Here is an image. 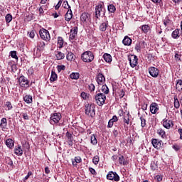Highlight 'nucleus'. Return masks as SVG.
Here are the masks:
<instances>
[{
    "instance_id": "42",
    "label": "nucleus",
    "mask_w": 182,
    "mask_h": 182,
    "mask_svg": "<svg viewBox=\"0 0 182 182\" xmlns=\"http://www.w3.org/2000/svg\"><path fill=\"white\" fill-rule=\"evenodd\" d=\"M99 161H100V158L99 157V156L97 155L95 156L92 159V163L95 166H97V164H99Z\"/></svg>"
},
{
    "instance_id": "45",
    "label": "nucleus",
    "mask_w": 182,
    "mask_h": 182,
    "mask_svg": "<svg viewBox=\"0 0 182 182\" xmlns=\"http://www.w3.org/2000/svg\"><path fill=\"white\" fill-rule=\"evenodd\" d=\"M10 56L13 58V59H16V60H18L17 52L16 50L11 51Z\"/></svg>"
},
{
    "instance_id": "46",
    "label": "nucleus",
    "mask_w": 182,
    "mask_h": 182,
    "mask_svg": "<svg viewBox=\"0 0 182 182\" xmlns=\"http://www.w3.org/2000/svg\"><path fill=\"white\" fill-rule=\"evenodd\" d=\"M58 45H59V48H63V38L58 37Z\"/></svg>"
},
{
    "instance_id": "3",
    "label": "nucleus",
    "mask_w": 182,
    "mask_h": 182,
    "mask_svg": "<svg viewBox=\"0 0 182 182\" xmlns=\"http://www.w3.org/2000/svg\"><path fill=\"white\" fill-rule=\"evenodd\" d=\"M17 82L18 83V86L21 87H23L24 89H28L29 87V80L26 77L21 75L18 78H17Z\"/></svg>"
},
{
    "instance_id": "13",
    "label": "nucleus",
    "mask_w": 182,
    "mask_h": 182,
    "mask_svg": "<svg viewBox=\"0 0 182 182\" xmlns=\"http://www.w3.org/2000/svg\"><path fill=\"white\" fill-rule=\"evenodd\" d=\"M151 144L154 149H157V150H160L161 149V146H163V141L160 139H152Z\"/></svg>"
},
{
    "instance_id": "60",
    "label": "nucleus",
    "mask_w": 182,
    "mask_h": 182,
    "mask_svg": "<svg viewBox=\"0 0 182 182\" xmlns=\"http://www.w3.org/2000/svg\"><path fill=\"white\" fill-rule=\"evenodd\" d=\"M172 147L175 151H178V150H180V146L178 145H173Z\"/></svg>"
},
{
    "instance_id": "51",
    "label": "nucleus",
    "mask_w": 182,
    "mask_h": 182,
    "mask_svg": "<svg viewBox=\"0 0 182 182\" xmlns=\"http://www.w3.org/2000/svg\"><path fill=\"white\" fill-rule=\"evenodd\" d=\"M140 120H141V127H146V119L143 117V116L140 117Z\"/></svg>"
},
{
    "instance_id": "40",
    "label": "nucleus",
    "mask_w": 182,
    "mask_h": 182,
    "mask_svg": "<svg viewBox=\"0 0 182 182\" xmlns=\"http://www.w3.org/2000/svg\"><path fill=\"white\" fill-rule=\"evenodd\" d=\"M46 44H45V42L43 41H40L38 43V49H39V50H43L45 49V46Z\"/></svg>"
},
{
    "instance_id": "37",
    "label": "nucleus",
    "mask_w": 182,
    "mask_h": 182,
    "mask_svg": "<svg viewBox=\"0 0 182 182\" xmlns=\"http://www.w3.org/2000/svg\"><path fill=\"white\" fill-rule=\"evenodd\" d=\"M107 9L111 14H114V12H116V6L113 4L108 5Z\"/></svg>"
},
{
    "instance_id": "62",
    "label": "nucleus",
    "mask_w": 182,
    "mask_h": 182,
    "mask_svg": "<svg viewBox=\"0 0 182 182\" xmlns=\"http://www.w3.org/2000/svg\"><path fill=\"white\" fill-rule=\"evenodd\" d=\"M178 133H179V134H180V139H181V140H182V129H181V128H179V129H178Z\"/></svg>"
},
{
    "instance_id": "11",
    "label": "nucleus",
    "mask_w": 182,
    "mask_h": 182,
    "mask_svg": "<svg viewBox=\"0 0 182 182\" xmlns=\"http://www.w3.org/2000/svg\"><path fill=\"white\" fill-rule=\"evenodd\" d=\"M77 31H78V28L77 26H75L73 27L70 31V36H69V41H70V42L75 41V38H76V36H77Z\"/></svg>"
},
{
    "instance_id": "43",
    "label": "nucleus",
    "mask_w": 182,
    "mask_h": 182,
    "mask_svg": "<svg viewBox=\"0 0 182 182\" xmlns=\"http://www.w3.org/2000/svg\"><path fill=\"white\" fill-rule=\"evenodd\" d=\"M163 22L165 26H170L171 25V20L168 19V17H166Z\"/></svg>"
},
{
    "instance_id": "44",
    "label": "nucleus",
    "mask_w": 182,
    "mask_h": 182,
    "mask_svg": "<svg viewBox=\"0 0 182 182\" xmlns=\"http://www.w3.org/2000/svg\"><path fill=\"white\" fill-rule=\"evenodd\" d=\"M91 144L94 146H96V144H97V139H96V135L95 134L91 135Z\"/></svg>"
},
{
    "instance_id": "15",
    "label": "nucleus",
    "mask_w": 182,
    "mask_h": 182,
    "mask_svg": "<svg viewBox=\"0 0 182 182\" xmlns=\"http://www.w3.org/2000/svg\"><path fill=\"white\" fill-rule=\"evenodd\" d=\"M150 112L152 114H156L159 112V105L156 102H153L150 105Z\"/></svg>"
},
{
    "instance_id": "64",
    "label": "nucleus",
    "mask_w": 182,
    "mask_h": 182,
    "mask_svg": "<svg viewBox=\"0 0 182 182\" xmlns=\"http://www.w3.org/2000/svg\"><path fill=\"white\" fill-rule=\"evenodd\" d=\"M11 70L12 72H16V65H11Z\"/></svg>"
},
{
    "instance_id": "58",
    "label": "nucleus",
    "mask_w": 182,
    "mask_h": 182,
    "mask_svg": "<svg viewBox=\"0 0 182 182\" xmlns=\"http://www.w3.org/2000/svg\"><path fill=\"white\" fill-rule=\"evenodd\" d=\"M89 90L90 92H95V85L94 84H90L89 85Z\"/></svg>"
},
{
    "instance_id": "1",
    "label": "nucleus",
    "mask_w": 182,
    "mask_h": 182,
    "mask_svg": "<svg viewBox=\"0 0 182 182\" xmlns=\"http://www.w3.org/2000/svg\"><path fill=\"white\" fill-rule=\"evenodd\" d=\"M105 11L106 10L105 9V8H103V3L102 4H100L95 6V23H97V19L100 18V16H102V15H105Z\"/></svg>"
},
{
    "instance_id": "48",
    "label": "nucleus",
    "mask_w": 182,
    "mask_h": 182,
    "mask_svg": "<svg viewBox=\"0 0 182 182\" xmlns=\"http://www.w3.org/2000/svg\"><path fill=\"white\" fill-rule=\"evenodd\" d=\"M6 164H8V166H10V167H12L14 166V161L9 157L6 158Z\"/></svg>"
},
{
    "instance_id": "19",
    "label": "nucleus",
    "mask_w": 182,
    "mask_h": 182,
    "mask_svg": "<svg viewBox=\"0 0 182 182\" xmlns=\"http://www.w3.org/2000/svg\"><path fill=\"white\" fill-rule=\"evenodd\" d=\"M132 38H130V37L128 36H125L122 40V43L124 45V46H130V45H132Z\"/></svg>"
},
{
    "instance_id": "7",
    "label": "nucleus",
    "mask_w": 182,
    "mask_h": 182,
    "mask_svg": "<svg viewBox=\"0 0 182 182\" xmlns=\"http://www.w3.org/2000/svg\"><path fill=\"white\" fill-rule=\"evenodd\" d=\"M95 104H88L85 106V114L90 117H95L96 112L95 111Z\"/></svg>"
},
{
    "instance_id": "33",
    "label": "nucleus",
    "mask_w": 182,
    "mask_h": 182,
    "mask_svg": "<svg viewBox=\"0 0 182 182\" xmlns=\"http://www.w3.org/2000/svg\"><path fill=\"white\" fill-rule=\"evenodd\" d=\"M70 79L77 80V79H79V77H80V74H79V73H72L70 75Z\"/></svg>"
},
{
    "instance_id": "53",
    "label": "nucleus",
    "mask_w": 182,
    "mask_h": 182,
    "mask_svg": "<svg viewBox=\"0 0 182 182\" xmlns=\"http://www.w3.org/2000/svg\"><path fill=\"white\" fill-rule=\"evenodd\" d=\"M5 106H6L7 110H11L13 108L12 103H11L9 101L6 102Z\"/></svg>"
},
{
    "instance_id": "31",
    "label": "nucleus",
    "mask_w": 182,
    "mask_h": 182,
    "mask_svg": "<svg viewBox=\"0 0 182 182\" xmlns=\"http://www.w3.org/2000/svg\"><path fill=\"white\" fill-rule=\"evenodd\" d=\"M119 164L122 165V166H127L128 163L127 161H126V159H124V156H121L119 157Z\"/></svg>"
},
{
    "instance_id": "26",
    "label": "nucleus",
    "mask_w": 182,
    "mask_h": 182,
    "mask_svg": "<svg viewBox=\"0 0 182 182\" xmlns=\"http://www.w3.org/2000/svg\"><path fill=\"white\" fill-rule=\"evenodd\" d=\"M107 25H109V21L101 23L100 26V31H101V32H105L107 29Z\"/></svg>"
},
{
    "instance_id": "41",
    "label": "nucleus",
    "mask_w": 182,
    "mask_h": 182,
    "mask_svg": "<svg viewBox=\"0 0 182 182\" xmlns=\"http://www.w3.org/2000/svg\"><path fill=\"white\" fill-rule=\"evenodd\" d=\"M174 107L176 109H178L180 107V101H178L177 96H174Z\"/></svg>"
},
{
    "instance_id": "39",
    "label": "nucleus",
    "mask_w": 182,
    "mask_h": 182,
    "mask_svg": "<svg viewBox=\"0 0 182 182\" xmlns=\"http://www.w3.org/2000/svg\"><path fill=\"white\" fill-rule=\"evenodd\" d=\"M101 90H102V92L103 93H105V95H109V87H107V85H103L102 86Z\"/></svg>"
},
{
    "instance_id": "49",
    "label": "nucleus",
    "mask_w": 182,
    "mask_h": 182,
    "mask_svg": "<svg viewBox=\"0 0 182 182\" xmlns=\"http://www.w3.org/2000/svg\"><path fill=\"white\" fill-rule=\"evenodd\" d=\"M151 169L154 171L155 170H157L158 166L157 164H156L155 161H152L150 165Z\"/></svg>"
},
{
    "instance_id": "54",
    "label": "nucleus",
    "mask_w": 182,
    "mask_h": 182,
    "mask_svg": "<svg viewBox=\"0 0 182 182\" xmlns=\"http://www.w3.org/2000/svg\"><path fill=\"white\" fill-rule=\"evenodd\" d=\"M35 33H36V31H35V30H32L29 33V37L31 38V39H33L35 38Z\"/></svg>"
},
{
    "instance_id": "38",
    "label": "nucleus",
    "mask_w": 182,
    "mask_h": 182,
    "mask_svg": "<svg viewBox=\"0 0 182 182\" xmlns=\"http://www.w3.org/2000/svg\"><path fill=\"white\" fill-rule=\"evenodd\" d=\"M75 57V54H73V53L69 51L67 54V60H69L70 62H72V60H73V58Z\"/></svg>"
},
{
    "instance_id": "61",
    "label": "nucleus",
    "mask_w": 182,
    "mask_h": 182,
    "mask_svg": "<svg viewBox=\"0 0 182 182\" xmlns=\"http://www.w3.org/2000/svg\"><path fill=\"white\" fill-rule=\"evenodd\" d=\"M124 97V90H122L120 91L119 97L120 99H123Z\"/></svg>"
},
{
    "instance_id": "50",
    "label": "nucleus",
    "mask_w": 182,
    "mask_h": 182,
    "mask_svg": "<svg viewBox=\"0 0 182 182\" xmlns=\"http://www.w3.org/2000/svg\"><path fill=\"white\" fill-rule=\"evenodd\" d=\"M82 99H84V100H87V99H89V94L85 92H81V95H80Z\"/></svg>"
},
{
    "instance_id": "29",
    "label": "nucleus",
    "mask_w": 182,
    "mask_h": 182,
    "mask_svg": "<svg viewBox=\"0 0 182 182\" xmlns=\"http://www.w3.org/2000/svg\"><path fill=\"white\" fill-rule=\"evenodd\" d=\"M23 100L27 105H31L33 102L32 95H26L23 97Z\"/></svg>"
},
{
    "instance_id": "47",
    "label": "nucleus",
    "mask_w": 182,
    "mask_h": 182,
    "mask_svg": "<svg viewBox=\"0 0 182 182\" xmlns=\"http://www.w3.org/2000/svg\"><path fill=\"white\" fill-rule=\"evenodd\" d=\"M5 19H6V23H11V21H12V15L10 14H6L5 16Z\"/></svg>"
},
{
    "instance_id": "4",
    "label": "nucleus",
    "mask_w": 182,
    "mask_h": 182,
    "mask_svg": "<svg viewBox=\"0 0 182 182\" xmlns=\"http://www.w3.org/2000/svg\"><path fill=\"white\" fill-rule=\"evenodd\" d=\"M61 119H62V114H60V113H59V112L53 113L50 114V123L53 126H54V124H58L59 121Z\"/></svg>"
},
{
    "instance_id": "56",
    "label": "nucleus",
    "mask_w": 182,
    "mask_h": 182,
    "mask_svg": "<svg viewBox=\"0 0 182 182\" xmlns=\"http://www.w3.org/2000/svg\"><path fill=\"white\" fill-rule=\"evenodd\" d=\"M60 5H62V0H60L58 1V3L57 4V5L55 6V10L58 11V9H59V8H60Z\"/></svg>"
},
{
    "instance_id": "55",
    "label": "nucleus",
    "mask_w": 182,
    "mask_h": 182,
    "mask_svg": "<svg viewBox=\"0 0 182 182\" xmlns=\"http://www.w3.org/2000/svg\"><path fill=\"white\" fill-rule=\"evenodd\" d=\"M89 171L91 173V174H92V176H96V174H97L96 170H95L93 168H89Z\"/></svg>"
},
{
    "instance_id": "27",
    "label": "nucleus",
    "mask_w": 182,
    "mask_h": 182,
    "mask_svg": "<svg viewBox=\"0 0 182 182\" xmlns=\"http://www.w3.org/2000/svg\"><path fill=\"white\" fill-rule=\"evenodd\" d=\"M77 163H82V158L80 156H75L74 159H72L73 166H77Z\"/></svg>"
},
{
    "instance_id": "2",
    "label": "nucleus",
    "mask_w": 182,
    "mask_h": 182,
    "mask_svg": "<svg viewBox=\"0 0 182 182\" xmlns=\"http://www.w3.org/2000/svg\"><path fill=\"white\" fill-rule=\"evenodd\" d=\"M81 59L84 62L90 63V62H93V60L95 59V55H93V53H92V51H85L82 54Z\"/></svg>"
},
{
    "instance_id": "35",
    "label": "nucleus",
    "mask_w": 182,
    "mask_h": 182,
    "mask_svg": "<svg viewBox=\"0 0 182 182\" xmlns=\"http://www.w3.org/2000/svg\"><path fill=\"white\" fill-rule=\"evenodd\" d=\"M157 134L161 136L162 139H166V132L163 129H159L157 130Z\"/></svg>"
},
{
    "instance_id": "52",
    "label": "nucleus",
    "mask_w": 182,
    "mask_h": 182,
    "mask_svg": "<svg viewBox=\"0 0 182 182\" xmlns=\"http://www.w3.org/2000/svg\"><path fill=\"white\" fill-rule=\"evenodd\" d=\"M65 69H66V67L63 65L57 66L58 73H60L61 70H65Z\"/></svg>"
},
{
    "instance_id": "36",
    "label": "nucleus",
    "mask_w": 182,
    "mask_h": 182,
    "mask_svg": "<svg viewBox=\"0 0 182 182\" xmlns=\"http://www.w3.org/2000/svg\"><path fill=\"white\" fill-rule=\"evenodd\" d=\"M176 87L178 90V92H181V90H182V80H177Z\"/></svg>"
},
{
    "instance_id": "14",
    "label": "nucleus",
    "mask_w": 182,
    "mask_h": 182,
    "mask_svg": "<svg viewBox=\"0 0 182 182\" xmlns=\"http://www.w3.org/2000/svg\"><path fill=\"white\" fill-rule=\"evenodd\" d=\"M162 124L165 129H169L170 128L173 127L174 124H173V121L169 119L168 118H165L162 121Z\"/></svg>"
},
{
    "instance_id": "22",
    "label": "nucleus",
    "mask_w": 182,
    "mask_h": 182,
    "mask_svg": "<svg viewBox=\"0 0 182 182\" xmlns=\"http://www.w3.org/2000/svg\"><path fill=\"white\" fill-rule=\"evenodd\" d=\"M118 119L116 115H114L111 119L108 122L107 127L108 129H111V127H113V124L115 122H117Z\"/></svg>"
},
{
    "instance_id": "20",
    "label": "nucleus",
    "mask_w": 182,
    "mask_h": 182,
    "mask_svg": "<svg viewBox=\"0 0 182 182\" xmlns=\"http://www.w3.org/2000/svg\"><path fill=\"white\" fill-rule=\"evenodd\" d=\"M72 18H73V13L72 12V9H69L65 15V19L67 22H69Z\"/></svg>"
},
{
    "instance_id": "5",
    "label": "nucleus",
    "mask_w": 182,
    "mask_h": 182,
    "mask_svg": "<svg viewBox=\"0 0 182 182\" xmlns=\"http://www.w3.org/2000/svg\"><path fill=\"white\" fill-rule=\"evenodd\" d=\"M95 99L98 106H103L105 102H106V95L102 92L97 93L96 94Z\"/></svg>"
},
{
    "instance_id": "10",
    "label": "nucleus",
    "mask_w": 182,
    "mask_h": 182,
    "mask_svg": "<svg viewBox=\"0 0 182 182\" xmlns=\"http://www.w3.org/2000/svg\"><path fill=\"white\" fill-rule=\"evenodd\" d=\"M107 180H112L114 181H120V176L116 172L109 171L107 175Z\"/></svg>"
},
{
    "instance_id": "63",
    "label": "nucleus",
    "mask_w": 182,
    "mask_h": 182,
    "mask_svg": "<svg viewBox=\"0 0 182 182\" xmlns=\"http://www.w3.org/2000/svg\"><path fill=\"white\" fill-rule=\"evenodd\" d=\"M142 110H147V104H143L141 105Z\"/></svg>"
},
{
    "instance_id": "23",
    "label": "nucleus",
    "mask_w": 182,
    "mask_h": 182,
    "mask_svg": "<svg viewBox=\"0 0 182 182\" xmlns=\"http://www.w3.org/2000/svg\"><path fill=\"white\" fill-rule=\"evenodd\" d=\"M7 124L8 122L6 121V118H2L1 120L0 127L3 132L5 131V129H6Z\"/></svg>"
},
{
    "instance_id": "16",
    "label": "nucleus",
    "mask_w": 182,
    "mask_h": 182,
    "mask_svg": "<svg viewBox=\"0 0 182 182\" xmlns=\"http://www.w3.org/2000/svg\"><path fill=\"white\" fill-rule=\"evenodd\" d=\"M106 80V78L105 77V75L100 73L96 77V81L99 85H103L105 83V81Z\"/></svg>"
},
{
    "instance_id": "57",
    "label": "nucleus",
    "mask_w": 182,
    "mask_h": 182,
    "mask_svg": "<svg viewBox=\"0 0 182 182\" xmlns=\"http://www.w3.org/2000/svg\"><path fill=\"white\" fill-rule=\"evenodd\" d=\"M31 176H32V171H28V174L24 177L23 181H26V180H28Z\"/></svg>"
},
{
    "instance_id": "21",
    "label": "nucleus",
    "mask_w": 182,
    "mask_h": 182,
    "mask_svg": "<svg viewBox=\"0 0 182 182\" xmlns=\"http://www.w3.org/2000/svg\"><path fill=\"white\" fill-rule=\"evenodd\" d=\"M6 146L9 149H14V146H15V141L12 139H8L6 140Z\"/></svg>"
},
{
    "instance_id": "34",
    "label": "nucleus",
    "mask_w": 182,
    "mask_h": 182,
    "mask_svg": "<svg viewBox=\"0 0 182 182\" xmlns=\"http://www.w3.org/2000/svg\"><path fill=\"white\" fill-rule=\"evenodd\" d=\"M66 137L70 141V146H72L73 144V136H72V134L70 133L69 132H67L66 133Z\"/></svg>"
},
{
    "instance_id": "28",
    "label": "nucleus",
    "mask_w": 182,
    "mask_h": 182,
    "mask_svg": "<svg viewBox=\"0 0 182 182\" xmlns=\"http://www.w3.org/2000/svg\"><path fill=\"white\" fill-rule=\"evenodd\" d=\"M55 53V56L58 60H62V59H65V53L60 51H56Z\"/></svg>"
},
{
    "instance_id": "8",
    "label": "nucleus",
    "mask_w": 182,
    "mask_h": 182,
    "mask_svg": "<svg viewBox=\"0 0 182 182\" xmlns=\"http://www.w3.org/2000/svg\"><path fill=\"white\" fill-rule=\"evenodd\" d=\"M128 60L131 68H136L139 63V58L136 55H131L128 57Z\"/></svg>"
},
{
    "instance_id": "9",
    "label": "nucleus",
    "mask_w": 182,
    "mask_h": 182,
    "mask_svg": "<svg viewBox=\"0 0 182 182\" xmlns=\"http://www.w3.org/2000/svg\"><path fill=\"white\" fill-rule=\"evenodd\" d=\"M148 72L152 77H159V75H160V70L156 67H149L148 68Z\"/></svg>"
},
{
    "instance_id": "12",
    "label": "nucleus",
    "mask_w": 182,
    "mask_h": 182,
    "mask_svg": "<svg viewBox=\"0 0 182 182\" xmlns=\"http://www.w3.org/2000/svg\"><path fill=\"white\" fill-rule=\"evenodd\" d=\"M146 41H138L134 47L135 50H136V52L138 53H140V52H141V49H144V48H146Z\"/></svg>"
},
{
    "instance_id": "17",
    "label": "nucleus",
    "mask_w": 182,
    "mask_h": 182,
    "mask_svg": "<svg viewBox=\"0 0 182 182\" xmlns=\"http://www.w3.org/2000/svg\"><path fill=\"white\" fill-rule=\"evenodd\" d=\"M80 21L82 22H87V21H90V14L88 13H82L80 16Z\"/></svg>"
},
{
    "instance_id": "6",
    "label": "nucleus",
    "mask_w": 182,
    "mask_h": 182,
    "mask_svg": "<svg viewBox=\"0 0 182 182\" xmlns=\"http://www.w3.org/2000/svg\"><path fill=\"white\" fill-rule=\"evenodd\" d=\"M39 35L40 38L45 41L46 42H49L50 41V34L49 33V31L45 28H41L39 31Z\"/></svg>"
},
{
    "instance_id": "30",
    "label": "nucleus",
    "mask_w": 182,
    "mask_h": 182,
    "mask_svg": "<svg viewBox=\"0 0 182 182\" xmlns=\"http://www.w3.org/2000/svg\"><path fill=\"white\" fill-rule=\"evenodd\" d=\"M50 82H55V80H58V74L53 70L51 72V75L50 77Z\"/></svg>"
},
{
    "instance_id": "18",
    "label": "nucleus",
    "mask_w": 182,
    "mask_h": 182,
    "mask_svg": "<svg viewBox=\"0 0 182 182\" xmlns=\"http://www.w3.org/2000/svg\"><path fill=\"white\" fill-rule=\"evenodd\" d=\"M14 154L16 156H22V154H23V150H22V146H21V145L15 146Z\"/></svg>"
},
{
    "instance_id": "25",
    "label": "nucleus",
    "mask_w": 182,
    "mask_h": 182,
    "mask_svg": "<svg viewBox=\"0 0 182 182\" xmlns=\"http://www.w3.org/2000/svg\"><path fill=\"white\" fill-rule=\"evenodd\" d=\"M171 36L173 39H178L180 38V29H175L171 34Z\"/></svg>"
},
{
    "instance_id": "24",
    "label": "nucleus",
    "mask_w": 182,
    "mask_h": 182,
    "mask_svg": "<svg viewBox=\"0 0 182 182\" xmlns=\"http://www.w3.org/2000/svg\"><path fill=\"white\" fill-rule=\"evenodd\" d=\"M103 59L105 60V62H107V63H110L112 60H113L112 55L109 53H105L103 55Z\"/></svg>"
},
{
    "instance_id": "32",
    "label": "nucleus",
    "mask_w": 182,
    "mask_h": 182,
    "mask_svg": "<svg viewBox=\"0 0 182 182\" xmlns=\"http://www.w3.org/2000/svg\"><path fill=\"white\" fill-rule=\"evenodd\" d=\"M141 29L144 33H149V31H150V26L145 24L141 26Z\"/></svg>"
},
{
    "instance_id": "59",
    "label": "nucleus",
    "mask_w": 182,
    "mask_h": 182,
    "mask_svg": "<svg viewBox=\"0 0 182 182\" xmlns=\"http://www.w3.org/2000/svg\"><path fill=\"white\" fill-rule=\"evenodd\" d=\"M155 180L160 182L163 180V177H161V176H160V175H157L155 176Z\"/></svg>"
}]
</instances>
